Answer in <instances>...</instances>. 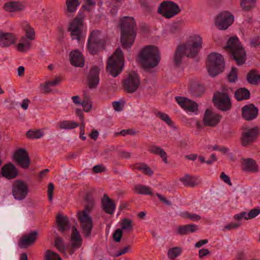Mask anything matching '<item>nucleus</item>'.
<instances>
[{
    "label": "nucleus",
    "mask_w": 260,
    "mask_h": 260,
    "mask_svg": "<svg viewBox=\"0 0 260 260\" xmlns=\"http://www.w3.org/2000/svg\"><path fill=\"white\" fill-rule=\"evenodd\" d=\"M138 59L144 70L150 71L156 67L159 63L160 60L159 51L154 46H146L141 50L139 54Z\"/></svg>",
    "instance_id": "1"
},
{
    "label": "nucleus",
    "mask_w": 260,
    "mask_h": 260,
    "mask_svg": "<svg viewBox=\"0 0 260 260\" xmlns=\"http://www.w3.org/2000/svg\"><path fill=\"white\" fill-rule=\"evenodd\" d=\"M136 23L134 19L131 17H124L121 21L120 41L124 48H130L134 44L136 32Z\"/></svg>",
    "instance_id": "2"
},
{
    "label": "nucleus",
    "mask_w": 260,
    "mask_h": 260,
    "mask_svg": "<svg viewBox=\"0 0 260 260\" xmlns=\"http://www.w3.org/2000/svg\"><path fill=\"white\" fill-rule=\"evenodd\" d=\"M224 49L236 61L238 65H242L245 62L246 60V51L237 37L230 38Z\"/></svg>",
    "instance_id": "3"
},
{
    "label": "nucleus",
    "mask_w": 260,
    "mask_h": 260,
    "mask_svg": "<svg viewBox=\"0 0 260 260\" xmlns=\"http://www.w3.org/2000/svg\"><path fill=\"white\" fill-rule=\"evenodd\" d=\"M124 58L121 49H117L107 61V71L113 77L117 76L122 71Z\"/></svg>",
    "instance_id": "4"
},
{
    "label": "nucleus",
    "mask_w": 260,
    "mask_h": 260,
    "mask_svg": "<svg viewBox=\"0 0 260 260\" xmlns=\"http://www.w3.org/2000/svg\"><path fill=\"white\" fill-rule=\"evenodd\" d=\"M202 38L199 35H193L188 38L185 44L180 45L187 57H195L202 48Z\"/></svg>",
    "instance_id": "5"
},
{
    "label": "nucleus",
    "mask_w": 260,
    "mask_h": 260,
    "mask_svg": "<svg viewBox=\"0 0 260 260\" xmlns=\"http://www.w3.org/2000/svg\"><path fill=\"white\" fill-rule=\"evenodd\" d=\"M208 72L211 76L214 77L223 72L225 64L221 55L216 53H211L208 55Z\"/></svg>",
    "instance_id": "6"
},
{
    "label": "nucleus",
    "mask_w": 260,
    "mask_h": 260,
    "mask_svg": "<svg viewBox=\"0 0 260 260\" xmlns=\"http://www.w3.org/2000/svg\"><path fill=\"white\" fill-rule=\"evenodd\" d=\"M83 17L82 13H79L68 27V30L71 32L73 40L76 39L79 41L82 37L84 30Z\"/></svg>",
    "instance_id": "7"
},
{
    "label": "nucleus",
    "mask_w": 260,
    "mask_h": 260,
    "mask_svg": "<svg viewBox=\"0 0 260 260\" xmlns=\"http://www.w3.org/2000/svg\"><path fill=\"white\" fill-rule=\"evenodd\" d=\"M259 129L257 127H243L240 137V143L243 147L251 146L257 140Z\"/></svg>",
    "instance_id": "8"
},
{
    "label": "nucleus",
    "mask_w": 260,
    "mask_h": 260,
    "mask_svg": "<svg viewBox=\"0 0 260 260\" xmlns=\"http://www.w3.org/2000/svg\"><path fill=\"white\" fill-rule=\"evenodd\" d=\"M105 41L102 38L100 31L93 30L88 38L87 48L91 54H96L100 48H103Z\"/></svg>",
    "instance_id": "9"
},
{
    "label": "nucleus",
    "mask_w": 260,
    "mask_h": 260,
    "mask_svg": "<svg viewBox=\"0 0 260 260\" xmlns=\"http://www.w3.org/2000/svg\"><path fill=\"white\" fill-rule=\"evenodd\" d=\"M180 12L178 6L171 1H164L159 6L157 12L167 18H171Z\"/></svg>",
    "instance_id": "10"
},
{
    "label": "nucleus",
    "mask_w": 260,
    "mask_h": 260,
    "mask_svg": "<svg viewBox=\"0 0 260 260\" xmlns=\"http://www.w3.org/2000/svg\"><path fill=\"white\" fill-rule=\"evenodd\" d=\"M28 192V186L24 181L16 180L12 184V193L16 200L20 201L24 199Z\"/></svg>",
    "instance_id": "11"
},
{
    "label": "nucleus",
    "mask_w": 260,
    "mask_h": 260,
    "mask_svg": "<svg viewBox=\"0 0 260 260\" xmlns=\"http://www.w3.org/2000/svg\"><path fill=\"white\" fill-rule=\"evenodd\" d=\"M140 80L137 73L132 72L123 80V87L125 91L128 93H134L139 88Z\"/></svg>",
    "instance_id": "12"
},
{
    "label": "nucleus",
    "mask_w": 260,
    "mask_h": 260,
    "mask_svg": "<svg viewBox=\"0 0 260 260\" xmlns=\"http://www.w3.org/2000/svg\"><path fill=\"white\" fill-rule=\"evenodd\" d=\"M78 218L81 224V230L85 237H89L93 228V222L91 217L88 213L85 212L78 211Z\"/></svg>",
    "instance_id": "13"
},
{
    "label": "nucleus",
    "mask_w": 260,
    "mask_h": 260,
    "mask_svg": "<svg viewBox=\"0 0 260 260\" xmlns=\"http://www.w3.org/2000/svg\"><path fill=\"white\" fill-rule=\"evenodd\" d=\"M213 102L218 109L223 111H228L231 108V102L228 93L217 92L214 94Z\"/></svg>",
    "instance_id": "14"
},
{
    "label": "nucleus",
    "mask_w": 260,
    "mask_h": 260,
    "mask_svg": "<svg viewBox=\"0 0 260 260\" xmlns=\"http://www.w3.org/2000/svg\"><path fill=\"white\" fill-rule=\"evenodd\" d=\"M234 16L229 12L219 14L215 20V24L220 30L226 29L233 22Z\"/></svg>",
    "instance_id": "15"
},
{
    "label": "nucleus",
    "mask_w": 260,
    "mask_h": 260,
    "mask_svg": "<svg viewBox=\"0 0 260 260\" xmlns=\"http://www.w3.org/2000/svg\"><path fill=\"white\" fill-rule=\"evenodd\" d=\"M13 159L17 165L23 169H27L30 164L27 151L24 149H19L14 154Z\"/></svg>",
    "instance_id": "16"
},
{
    "label": "nucleus",
    "mask_w": 260,
    "mask_h": 260,
    "mask_svg": "<svg viewBox=\"0 0 260 260\" xmlns=\"http://www.w3.org/2000/svg\"><path fill=\"white\" fill-rule=\"evenodd\" d=\"M71 244L68 248V251L70 255H72L75 251L82 245V239L77 229L73 226L71 237Z\"/></svg>",
    "instance_id": "17"
},
{
    "label": "nucleus",
    "mask_w": 260,
    "mask_h": 260,
    "mask_svg": "<svg viewBox=\"0 0 260 260\" xmlns=\"http://www.w3.org/2000/svg\"><path fill=\"white\" fill-rule=\"evenodd\" d=\"M221 118L219 114L207 109L203 117V123L205 126L214 127L219 122Z\"/></svg>",
    "instance_id": "18"
},
{
    "label": "nucleus",
    "mask_w": 260,
    "mask_h": 260,
    "mask_svg": "<svg viewBox=\"0 0 260 260\" xmlns=\"http://www.w3.org/2000/svg\"><path fill=\"white\" fill-rule=\"evenodd\" d=\"M26 7L24 2L13 1L6 3L4 5V9L8 12L14 13L23 11Z\"/></svg>",
    "instance_id": "19"
},
{
    "label": "nucleus",
    "mask_w": 260,
    "mask_h": 260,
    "mask_svg": "<svg viewBox=\"0 0 260 260\" xmlns=\"http://www.w3.org/2000/svg\"><path fill=\"white\" fill-rule=\"evenodd\" d=\"M38 232L33 231L23 236L18 242V246L20 248H26L32 245L38 238Z\"/></svg>",
    "instance_id": "20"
},
{
    "label": "nucleus",
    "mask_w": 260,
    "mask_h": 260,
    "mask_svg": "<svg viewBox=\"0 0 260 260\" xmlns=\"http://www.w3.org/2000/svg\"><path fill=\"white\" fill-rule=\"evenodd\" d=\"M258 110L253 104L246 105L242 108V115L246 120H252L256 118Z\"/></svg>",
    "instance_id": "21"
},
{
    "label": "nucleus",
    "mask_w": 260,
    "mask_h": 260,
    "mask_svg": "<svg viewBox=\"0 0 260 260\" xmlns=\"http://www.w3.org/2000/svg\"><path fill=\"white\" fill-rule=\"evenodd\" d=\"M175 100L177 103L186 111L193 112L198 109L197 104L187 98L176 96Z\"/></svg>",
    "instance_id": "22"
},
{
    "label": "nucleus",
    "mask_w": 260,
    "mask_h": 260,
    "mask_svg": "<svg viewBox=\"0 0 260 260\" xmlns=\"http://www.w3.org/2000/svg\"><path fill=\"white\" fill-rule=\"evenodd\" d=\"M1 174L3 177L7 179H12L18 176V172L16 167L11 162H9L2 167Z\"/></svg>",
    "instance_id": "23"
},
{
    "label": "nucleus",
    "mask_w": 260,
    "mask_h": 260,
    "mask_svg": "<svg viewBox=\"0 0 260 260\" xmlns=\"http://www.w3.org/2000/svg\"><path fill=\"white\" fill-rule=\"evenodd\" d=\"M99 69L95 66L92 67L88 76V85L89 88H95L99 83Z\"/></svg>",
    "instance_id": "24"
},
{
    "label": "nucleus",
    "mask_w": 260,
    "mask_h": 260,
    "mask_svg": "<svg viewBox=\"0 0 260 260\" xmlns=\"http://www.w3.org/2000/svg\"><path fill=\"white\" fill-rule=\"evenodd\" d=\"M16 40V38L13 34L0 31V46L1 47H8L14 44Z\"/></svg>",
    "instance_id": "25"
},
{
    "label": "nucleus",
    "mask_w": 260,
    "mask_h": 260,
    "mask_svg": "<svg viewBox=\"0 0 260 260\" xmlns=\"http://www.w3.org/2000/svg\"><path fill=\"white\" fill-rule=\"evenodd\" d=\"M242 169L245 172L256 173L258 171V167L256 162L252 158H242Z\"/></svg>",
    "instance_id": "26"
},
{
    "label": "nucleus",
    "mask_w": 260,
    "mask_h": 260,
    "mask_svg": "<svg viewBox=\"0 0 260 260\" xmlns=\"http://www.w3.org/2000/svg\"><path fill=\"white\" fill-rule=\"evenodd\" d=\"M79 5V0H66V8L64 11L66 16L69 18L73 17Z\"/></svg>",
    "instance_id": "27"
},
{
    "label": "nucleus",
    "mask_w": 260,
    "mask_h": 260,
    "mask_svg": "<svg viewBox=\"0 0 260 260\" xmlns=\"http://www.w3.org/2000/svg\"><path fill=\"white\" fill-rule=\"evenodd\" d=\"M102 207L106 213L113 214L115 210L116 205L107 194H104L102 199Z\"/></svg>",
    "instance_id": "28"
},
{
    "label": "nucleus",
    "mask_w": 260,
    "mask_h": 260,
    "mask_svg": "<svg viewBox=\"0 0 260 260\" xmlns=\"http://www.w3.org/2000/svg\"><path fill=\"white\" fill-rule=\"evenodd\" d=\"M259 213L260 207H257L251 209L248 213L245 211L241 212L235 215L233 218L238 221H240L243 218L247 220L256 217Z\"/></svg>",
    "instance_id": "29"
},
{
    "label": "nucleus",
    "mask_w": 260,
    "mask_h": 260,
    "mask_svg": "<svg viewBox=\"0 0 260 260\" xmlns=\"http://www.w3.org/2000/svg\"><path fill=\"white\" fill-rule=\"evenodd\" d=\"M56 222L58 230L61 233L69 230L70 228V221L67 216L62 214L56 216Z\"/></svg>",
    "instance_id": "30"
},
{
    "label": "nucleus",
    "mask_w": 260,
    "mask_h": 260,
    "mask_svg": "<svg viewBox=\"0 0 260 260\" xmlns=\"http://www.w3.org/2000/svg\"><path fill=\"white\" fill-rule=\"evenodd\" d=\"M71 64L76 67H82L84 64V60L81 52L77 50L72 51L70 54Z\"/></svg>",
    "instance_id": "31"
},
{
    "label": "nucleus",
    "mask_w": 260,
    "mask_h": 260,
    "mask_svg": "<svg viewBox=\"0 0 260 260\" xmlns=\"http://www.w3.org/2000/svg\"><path fill=\"white\" fill-rule=\"evenodd\" d=\"M198 230V225L193 224L180 225L177 228V234L180 235H188L196 232Z\"/></svg>",
    "instance_id": "32"
},
{
    "label": "nucleus",
    "mask_w": 260,
    "mask_h": 260,
    "mask_svg": "<svg viewBox=\"0 0 260 260\" xmlns=\"http://www.w3.org/2000/svg\"><path fill=\"white\" fill-rule=\"evenodd\" d=\"M179 180L186 186L194 187L199 184L197 178L189 174L185 175L180 178Z\"/></svg>",
    "instance_id": "33"
},
{
    "label": "nucleus",
    "mask_w": 260,
    "mask_h": 260,
    "mask_svg": "<svg viewBox=\"0 0 260 260\" xmlns=\"http://www.w3.org/2000/svg\"><path fill=\"white\" fill-rule=\"evenodd\" d=\"M84 201L86 202L84 210L82 212L85 213H89L94 206V201L90 193H87L84 197Z\"/></svg>",
    "instance_id": "34"
},
{
    "label": "nucleus",
    "mask_w": 260,
    "mask_h": 260,
    "mask_svg": "<svg viewBox=\"0 0 260 260\" xmlns=\"http://www.w3.org/2000/svg\"><path fill=\"white\" fill-rule=\"evenodd\" d=\"M149 151L150 153L159 155L163 159V161L166 163H168L167 155L166 152L160 147L156 145L150 146L149 148Z\"/></svg>",
    "instance_id": "35"
},
{
    "label": "nucleus",
    "mask_w": 260,
    "mask_h": 260,
    "mask_svg": "<svg viewBox=\"0 0 260 260\" xmlns=\"http://www.w3.org/2000/svg\"><path fill=\"white\" fill-rule=\"evenodd\" d=\"M81 104L83 107L85 112H89L92 107V103L90 101V95L87 90L83 92V100Z\"/></svg>",
    "instance_id": "36"
},
{
    "label": "nucleus",
    "mask_w": 260,
    "mask_h": 260,
    "mask_svg": "<svg viewBox=\"0 0 260 260\" xmlns=\"http://www.w3.org/2000/svg\"><path fill=\"white\" fill-rule=\"evenodd\" d=\"M189 90L194 96H200L204 91V88L198 82L193 81L191 83Z\"/></svg>",
    "instance_id": "37"
},
{
    "label": "nucleus",
    "mask_w": 260,
    "mask_h": 260,
    "mask_svg": "<svg viewBox=\"0 0 260 260\" xmlns=\"http://www.w3.org/2000/svg\"><path fill=\"white\" fill-rule=\"evenodd\" d=\"M236 99L239 101H242L249 99L250 92L248 90L245 88H241L237 89L235 92Z\"/></svg>",
    "instance_id": "38"
},
{
    "label": "nucleus",
    "mask_w": 260,
    "mask_h": 260,
    "mask_svg": "<svg viewBox=\"0 0 260 260\" xmlns=\"http://www.w3.org/2000/svg\"><path fill=\"white\" fill-rule=\"evenodd\" d=\"M134 190L139 194L153 196L151 189L149 186L140 184H136L134 187Z\"/></svg>",
    "instance_id": "39"
},
{
    "label": "nucleus",
    "mask_w": 260,
    "mask_h": 260,
    "mask_svg": "<svg viewBox=\"0 0 260 260\" xmlns=\"http://www.w3.org/2000/svg\"><path fill=\"white\" fill-rule=\"evenodd\" d=\"M26 136L30 139H38L43 137L44 133L42 129H34L27 131Z\"/></svg>",
    "instance_id": "40"
},
{
    "label": "nucleus",
    "mask_w": 260,
    "mask_h": 260,
    "mask_svg": "<svg viewBox=\"0 0 260 260\" xmlns=\"http://www.w3.org/2000/svg\"><path fill=\"white\" fill-rule=\"evenodd\" d=\"M135 169L141 171L144 174L149 176L153 174V171L146 164L144 163H139L136 165Z\"/></svg>",
    "instance_id": "41"
},
{
    "label": "nucleus",
    "mask_w": 260,
    "mask_h": 260,
    "mask_svg": "<svg viewBox=\"0 0 260 260\" xmlns=\"http://www.w3.org/2000/svg\"><path fill=\"white\" fill-rule=\"evenodd\" d=\"M183 55H185L184 50L179 45L176 50L174 54V62L176 66H178L181 63Z\"/></svg>",
    "instance_id": "42"
},
{
    "label": "nucleus",
    "mask_w": 260,
    "mask_h": 260,
    "mask_svg": "<svg viewBox=\"0 0 260 260\" xmlns=\"http://www.w3.org/2000/svg\"><path fill=\"white\" fill-rule=\"evenodd\" d=\"M256 0H241L240 6L242 9L248 11L255 7Z\"/></svg>",
    "instance_id": "43"
},
{
    "label": "nucleus",
    "mask_w": 260,
    "mask_h": 260,
    "mask_svg": "<svg viewBox=\"0 0 260 260\" xmlns=\"http://www.w3.org/2000/svg\"><path fill=\"white\" fill-rule=\"evenodd\" d=\"M79 126V124L73 121L64 120L59 123L60 129H73Z\"/></svg>",
    "instance_id": "44"
},
{
    "label": "nucleus",
    "mask_w": 260,
    "mask_h": 260,
    "mask_svg": "<svg viewBox=\"0 0 260 260\" xmlns=\"http://www.w3.org/2000/svg\"><path fill=\"white\" fill-rule=\"evenodd\" d=\"M247 79L249 83L256 85L260 82V75H258L255 72L251 71L247 74Z\"/></svg>",
    "instance_id": "45"
},
{
    "label": "nucleus",
    "mask_w": 260,
    "mask_h": 260,
    "mask_svg": "<svg viewBox=\"0 0 260 260\" xmlns=\"http://www.w3.org/2000/svg\"><path fill=\"white\" fill-rule=\"evenodd\" d=\"M155 115L159 119L165 121L168 125L171 127L174 126V123L173 121L167 114H165V113L158 111L155 112Z\"/></svg>",
    "instance_id": "46"
},
{
    "label": "nucleus",
    "mask_w": 260,
    "mask_h": 260,
    "mask_svg": "<svg viewBox=\"0 0 260 260\" xmlns=\"http://www.w3.org/2000/svg\"><path fill=\"white\" fill-rule=\"evenodd\" d=\"M182 252V248L179 247H175L170 249L168 252V257L173 259L178 257Z\"/></svg>",
    "instance_id": "47"
},
{
    "label": "nucleus",
    "mask_w": 260,
    "mask_h": 260,
    "mask_svg": "<svg viewBox=\"0 0 260 260\" xmlns=\"http://www.w3.org/2000/svg\"><path fill=\"white\" fill-rule=\"evenodd\" d=\"M24 30L25 32L24 36L27 37L29 40H34L35 39V30L29 24H26L24 26Z\"/></svg>",
    "instance_id": "48"
},
{
    "label": "nucleus",
    "mask_w": 260,
    "mask_h": 260,
    "mask_svg": "<svg viewBox=\"0 0 260 260\" xmlns=\"http://www.w3.org/2000/svg\"><path fill=\"white\" fill-rule=\"evenodd\" d=\"M132 220L128 218H123L121 222V230L132 231L133 230Z\"/></svg>",
    "instance_id": "49"
},
{
    "label": "nucleus",
    "mask_w": 260,
    "mask_h": 260,
    "mask_svg": "<svg viewBox=\"0 0 260 260\" xmlns=\"http://www.w3.org/2000/svg\"><path fill=\"white\" fill-rule=\"evenodd\" d=\"M55 246L60 252L64 253L65 252L63 240L58 235L56 236L55 239Z\"/></svg>",
    "instance_id": "50"
},
{
    "label": "nucleus",
    "mask_w": 260,
    "mask_h": 260,
    "mask_svg": "<svg viewBox=\"0 0 260 260\" xmlns=\"http://www.w3.org/2000/svg\"><path fill=\"white\" fill-rule=\"evenodd\" d=\"M45 258L46 260H61L59 255L50 250L45 252Z\"/></svg>",
    "instance_id": "51"
},
{
    "label": "nucleus",
    "mask_w": 260,
    "mask_h": 260,
    "mask_svg": "<svg viewBox=\"0 0 260 260\" xmlns=\"http://www.w3.org/2000/svg\"><path fill=\"white\" fill-rule=\"evenodd\" d=\"M183 218H189L192 221H199L201 219V217L200 215L194 213H190L188 212H185L182 214Z\"/></svg>",
    "instance_id": "52"
},
{
    "label": "nucleus",
    "mask_w": 260,
    "mask_h": 260,
    "mask_svg": "<svg viewBox=\"0 0 260 260\" xmlns=\"http://www.w3.org/2000/svg\"><path fill=\"white\" fill-rule=\"evenodd\" d=\"M237 69L236 67H233L230 73L228 76V81L230 82H234L237 79Z\"/></svg>",
    "instance_id": "53"
},
{
    "label": "nucleus",
    "mask_w": 260,
    "mask_h": 260,
    "mask_svg": "<svg viewBox=\"0 0 260 260\" xmlns=\"http://www.w3.org/2000/svg\"><path fill=\"white\" fill-rule=\"evenodd\" d=\"M30 48L29 43L25 45L23 43L19 42L17 45V49L20 52H25L30 49Z\"/></svg>",
    "instance_id": "54"
},
{
    "label": "nucleus",
    "mask_w": 260,
    "mask_h": 260,
    "mask_svg": "<svg viewBox=\"0 0 260 260\" xmlns=\"http://www.w3.org/2000/svg\"><path fill=\"white\" fill-rule=\"evenodd\" d=\"M122 236V230L121 229H117L115 230L113 235L114 241L116 242H119L121 239Z\"/></svg>",
    "instance_id": "55"
},
{
    "label": "nucleus",
    "mask_w": 260,
    "mask_h": 260,
    "mask_svg": "<svg viewBox=\"0 0 260 260\" xmlns=\"http://www.w3.org/2000/svg\"><path fill=\"white\" fill-rule=\"evenodd\" d=\"M181 29V25L178 23L172 24L170 27V31L173 34H176L179 32Z\"/></svg>",
    "instance_id": "56"
},
{
    "label": "nucleus",
    "mask_w": 260,
    "mask_h": 260,
    "mask_svg": "<svg viewBox=\"0 0 260 260\" xmlns=\"http://www.w3.org/2000/svg\"><path fill=\"white\" fill-rule=\"evenodd\" d=\"M50 86H51V85L48 81L46 82L44 84L40 85V88L44 93H48L52 91Z\"/></svg>",
    "instance_id": "57"
},
{
    "label": "nucleus",
    "mask_w": 260,
    "mask_h": 260,
    "mask_svg": "<svg viewBox=\"0 0 260 260\" xmlns=\"http://www.w3.org/2000/svg\"><path fill=\"white\" fill-rule=\"evenodd\" d=\"M241 226V224L239 223H234L231 222L228 224H226L224 228V230H232L234 229H238L239 227Z\"/></svg>",
    "instance_id": "58"
},
{
    "label": "nucleus",
    "mask_w": 260,
    "mask_h": 260,
    "mask_svg": "<svg viewBox=\"0 0 260 260\" xmlns=\"http://www.w3.org/2000/svg\"><path fill=\"white\" fill-rule=\"evenodd\" d=\"M54 185L52 183H50L48 187V194L49 201L51 202L53 198V192L54 190Z\"/></svg>",
    "instance_id": "59"
},
{
    "label": "nucleus",
    "mask_w": 260,
    "mask_h": 260,
    "mask_svg": "<svg viewBox=\"0 0 260 260\" xmlns=\"http://www.w3.org/2000/svg\"><path fill=\"white\" fill-rule=\"evenodd\" d=\"M220 177L225 183L228 184L230 186L232 185L230 177L224 172H222L221 173Z\"/></svg>",
    "instance_id": "60"
},
{
    "label": "nucleus",
    "mask_w": 260,
    "mask_h": 260,
    "mask_svg": "<svg viewBox=\"0 0 260 260\" xmlns=\"http://www.w3.org/2000/svg\"><path fill=\"white\" fill-rule=\"evenodd\" d=\"M106 169L103 165H96L93 167V171L94 173H99L104 172Z\"/></svg>",
    "instance_id": "61"
},
{
    "label": "nucleus",
    "mask_w": 260,
    "mask_h": 260,
    "mask_svg": "<svg viewBox=\"0 0 260 260\" xmlns=\"http://www.w3.org/2000/svg\"><path fill=\"white\" fill-rule=\"evenodd\" d=\"M85 124L84 121L81 122L80 138L83 140H85L86 138V137L84 136L85 134Z\"/></svg>",
    "instance_id": "62"
},
{
    "label": "nucleus",
    "mask_w": 260,
    "mask_h": 260,
    "mask_svg": "<svg viewBox=\"0 0 260 260\" xmlns=\"http://www.w3.org/2000/svg\"><path fill=\"white\" fill-rule=\"evenodd\" d=\"M246 255L243 251H239L237 253L234 260H246Z\"/></svg>",
    "instance_id": "63"
},
{
    "label": "nucleus",
    "mask_w": 260,
    "mask_h": 260,
    "mask_svg": "<svg viewBox=\"0 0 260 260\" xmlns=\"http://www.w3.org/2000/svg\"><path fill=\"white\" fill-rule=\"evenodd\" d=\"M156 196L158 198V199H159V200L164 204L167 205H171V203L170 201H169V200H167L166 198L163 196L162 195L158 193H156Z\"/></svg>",
    "instance_id": "64"
}]
</instances>
